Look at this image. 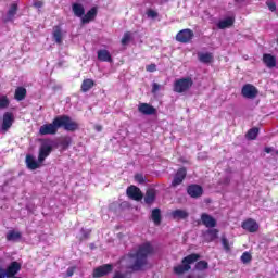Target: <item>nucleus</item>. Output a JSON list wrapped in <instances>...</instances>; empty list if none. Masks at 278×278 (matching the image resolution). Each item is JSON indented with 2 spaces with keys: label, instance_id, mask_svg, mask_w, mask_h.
Returning <instances> with one entry per match:
<instances>
[{
  "label": "nucleus",
  "instance_id": "nucleus-1",
  "mask_svg": "<svg viewBox=\"0 0 278 278\" xmlns=\"http://www.w3.org/2000/svg\"><path fill=\"white\" fill-rule=\"evenodd\" d=\"M153 253V245L146 242L139 245L137 252H130L123 256L118 263V270L114 271L112 278H131L132 273H140L149 266V255Z\"/></svg>",
  "mask_w": 278,
  "mask_h": 278
},
{
  "label": "nucleus",
  "instance_id": "nucleus-2",
  "mask_svg": "<svg viewBox=\"0 0 278 278\" xmlns=\"http://www.w3.org/2000/svg\"><path fill=\"white\" fill-rule=\"evenodd\" d=\"M64 128L65 131H77L79 124L68 115H59L53 118L52 123L43 124L39 128L40 136H55L58 129Z\"/></svg>",
  "mask_w": 278,
  "mask_h": 278
},
{
  "label": "nucleus",
  "instance_id": "nucleus-3",
  "mask_svg": "<svg viewBox=\"0 0 278 278\" xmlns=\"http://www.w3.org/2000/svg\"><path fill=\"white\" fill-rule=\"evenodd\" d=\"M199 260H201V255L197 253L187 255L182 258L180 265L174 267V273L176 275H184V273H188V270L192 268L190 265L194 264V262H199Z\"/></svg>",
  "mask_w": 278,
  "mask_h": 278
},
{
  "label": "nucleus",
  "instance_id": "nucleus-4",
  "mask_svg": "<svg viewBox=\"0 0 278 278\" xmlns=\"http://www.w3.org/2000/svg\"><path fill=\"white\" fill-rule=\"evenodd\" d=\"M194 85V81L190 77L180 78L174 83V92H178V94H181V92H188Z\"/></svg>",
  "mask_w": 278,
  "mask_h": 278
},
{
  "label": "nucleus",
  "instance_id": "nucleus-5",
  "mask_svg": "<svg viewBox=\"0 0 278 278\" xmlns=\"http://www.w3.org/2000/svg\"><path fill=\"white\" fill-rule=\"evenodd\" d=\"M53 151V144L50 140L42 141L40 148H39V154H38V163L42 164L49 155H51V152Z\"/></svg>",
  "mask_w": 278,
  "mask_h": 278
},
{
  "label": "nucleus",
  "instance_id": "nucleus-6",
  "mask_svg": "<svg viewBox=\"0 0 278 278\" xmlns=\"http://www.w3.org/2000/svg\"><path fill=\"white\" fill-rule=\"evenodd\" d=\"M114 270V265L112 264H104L102 266H98L93 269L92 277L94 278H101V277H108L110 273Z\"/></svg>",
  "mask_w": 278,
  "mask_h": 278
},
{
  "label": "nucleus",
  "instance_id": "nucleus-7",
  "mask_svg": "<svg viewBox=\"0 0 278 278\" xmlns=\"http://www.w3.org/2000/svg\"><path fill=\"white\" fill-rule=\"evenodd\" d=\"M192 38H194V31L190 28L182 29L176 35L177 42H182V45H188Z\"/></svg>",
  "mask_w": 278,
  "mask_h": 278
},
{
  "label": "nucleus",
  "instance_id": "nucleus-8",
  "mask_svg": "<svg viewBox=\"0 0 278 278\" xmlns=\"http://www.w3.org/2000/svg\"><path fill=\"white\" fill-rule=\"evenodd\" d=\"M210 264L206 261H200L194 266V270H198L199 273L189 275L187 278H205L203 270H207Z\"/></svg>",
  "mask_w": 278,
  "mask_h": 278
},
{
  "label": "nucleus",
  "instance_id": "nucleus-9",
  "mask_svg": "<svg viewBox=\"0 0 278 278\" xmlns=\"http://www.w3.org/2000/svg\"><path fill=\"white\" fill-rule=\"evenodd\" d=\"M126 194L132 201H142V197H144L142 194V191H140V188H138L134 185H131L130 187L127 188Z\"/></svg>",
  "mask_w": 278,
  "mask_h": 278
},
{
  "label": "nucleus",
  "instance_id": "nucleus-10",
  "mask_svg": "<svg viewBox=\"0 0 278 278\" xmlns=\"http://www.w3.org/2000/svg\"><path fill=\"white\" fill-rule=\"evenodd\" d=\"M241 94L244 99H255L257 97V88L251 84H247L242 87Z\"/></svg>",
  "mask_w": 278,
  "mask_h": 278
},
{
  "label": "nucleus",
  "instance_id": "nucleus-11",
  "mask_svg": "<svg viewBox=\"0 0 278 278\" xmlns=\"http://www.w3.org/2000/svg\"><path fill=\"white\" fill-rule=\"evenodd\" d=\"M14 123V115L10 112H5L2 117V126L1 129L5 134L12 127Z\"/></svg>",
  "mask_w": 278,
  "mask_h": 278
},
{
  "label": "nucleus",
  "instance_id": "nucleus-12",
  "mask_svg": "<svg viewBox=\"0 0 278 278\" xmlns=\"http://www.w3.org/2000/svg\"><path fill=\"white\" fill-rule=\"evenodd\" d=\"M186 168L178 169L172 181V188H177V186H181V184H184V180L186 179Z\"/></svg>",
  "mask_w": 278,
  "mask_h": 278
},
{
  "label": "nucleus",
  "instance_id": "nucleus-13",
  "mask_svg": "<svg viewBox=\"0 0 278 278\" xmlns=\"http://www.w3.org/2000/svg\"><path fill=\"white\" fill-rule=\"evenodd\" d=\"M187 193L192 199H199V197L203 195V187L199 185H191L187 188Z\"/></svg>",
  "mask_w": 278,
  "mask_h": 278
},
{
  "label": "nucleus",
  "instance_id": "nucleus-14",
  "mask_svg": "<svg viewBox=\"0 0 278 278\" xmlns=\"http://www.w3.org/2000/svg\"><path fill=\"white\" fill-rule=\"evenodd\" d=\"M21 271V263L13 261L4 270L5 277H14L17 275V273Z\"/></svg>",
  "mask_w": 278,
  "mask_h": 278
},
{
  "label": "nucleus",
  "instance_id": "nucleus-15",
  "mask_svg": "<svg viewBox=\"0 0 278 278\" xmlns=\"http://www.w3.org/2000/svg\"><path fill=\"white\" fill-rule=\"evenodd\" d=\"M138 110L141 114H144V116H153V114L157 112V110L149 103H140Z\"/></svg>",
  "mask_w": 278,
  "mask_h": 278
},
{
  "label": "nucleus",
  "instance_id": "nucleus-16",
  "mask_svg": "<svg viewBox=\"0 0 278 278\" xmlns=\"http://www.w3.org/2000/svg\"><path fill=\"white\" fill-rule=\"evenodd\" d=\"M202 225H205L208 229H214L216 227V219L207 213L201 215Z\"/></svg>",
  "mask_w": 278,
  "mask_h": 278
},
{
  "label": "nucleus",
  "instance_id": "nucleus-17",
  "mask_svg": "<svg viewBox=\"0 0 278 278\" xmlns=\"http://www.w3.org/2000/svg\"><path fill=\"white\" fill-rule=\"evenodd\" d=\"M170 216L174 220H186L190 216V213L186 210L177 208L170 212Z\"/></svg>",
  "mask_w": 278,
  "mask_h": 278
},
{
  "label": "nucleus",
  "instance_id": "nucleus-18",
  "mask_svg": "<svg viewBox=\"0 0 278 278\" xmlns=\"http://www.w3.org/2000/svg\"><path fill=\"white\" fill-rule=\"evenodd\" d=\"M242 228L245 229V231H250V233H255V231L260 229V225L253 219H248L242 223Z\"/></svg>",
  "mask_w": 278,
  "mask_h": 278
},
{
  "label": "nucleus",
  "instance_id": "nucleus-19",
  "mask_svg": "<svg viewBox=\"0 0 278 278\" xmlns=\"http://www.w3.org/2000/svg\"><path fill=\"white\" fill-rule=\"evenodd\" d=\"M40 164L38 161H36V159L34 156H31L30 154L26 155V166L27 168H29V170H36L38 168H40Z\"/></svg>",
  "mask_w": 278,
  "mask_h": 278
},
{
  "label": "nucleus",
  "instance_id": "nucleus-20",
  "mask_svg": "<svg viewBox=\"0 0 278 278\" xmlns=\"http://www.w3.org/2000/svg\"><path fill=\"white\" fill-rule=\"evenodd\" d=\"M72 10H73L74 16H77L78 18H84V14H86V9H84V4L74 3L72 5Z\"/></svg>",
  "mask_w": 278,
  "mask_h": 278
},
{
  "label": "nucleus",
  "instance_id": "nucleus-21",
  "mask_svg": "<svg viewBox=\"0 0 278 278\" xmlns=\"http://www.w3.org/2000/svg\"><path fill=\"white\" fill-rule=\"evenodd\" d=\"M263 62L267 68H275L277 66V59L271 54H264Z\"/></svg>",
  "mask_w": 278,
  "mask_h": 278
},
{
  "label": "nucleus",
  "instance_id": "nucleus-22",
  "mask_svg": "<svg viewBox=\"0 0 278 278\" xmlns=\"http://www.w3.org/2000/svg\"><path fill=\"white\" fill-rule=\"evenodd\" d=\"M233 23H236V17H227L218 22L217 27L218 29H227L232 27Z\"/></svg>",
  "mask_w": 278,
  "mask_h": 278
},
{
  "label": "nucleus",
  "instance_id": "nucleus-23",
  "mask_svg": "<svg viewBox=\"0 0 278 278\" xmlns=\"http://www.w3.org/2000/svg\"><path fill=\"white\" fill-rule=\"evenodd\" d=\"M155 197H156L155 189H148L144 195V203L147 205H152V203H155Z\"/></svg>",
  "mask_w": 278,
  "mask_h": 278
},
{
  "label": "nucleus",
  "instance_id": "nucleus-24",
  "mask_svg": "<svg viewBox=\"0 0 278 278\" xmlns=\"http://www.w3.org/2000/svg\"><path fill=\"white\" fill-rule=\"evenodd\" d=\"M94 16H97V9L96 8H91L87 14H84L83 17H81V23L83 24H87V23H90Z\"/></svg>",
  "mask_w": 278,
  "mask_h": 278
},
{
  "label": "nucleus",
  "instance_id": "nucleus-25",
  "mask_svg": "<svg viewBox=\"0 0 278 278\" xmlns=\"http://www.w3.org/2000/svg\"><path fill=\"white\" fill-rule=\"evenodd\" d=\"M98 60L100 62H112V54H110V51L108 50H99Z\"/></svg>",
  "mask_w": 278,
  "mask_h": 278
},
{
  "label": "nucleus",
  "instance_id": "nucleus-26",
  "mask_svg": "<svg viewBox=\"0 0 278 278\" xmlns=\"http://www.w3.org/2000/svg\"><path fill=\"white\" fill-rule=\"evenodd\" d=\"M151 218H152L154 225H161L162 224V211L160 208H153Z\"/></svg>",
  "mask_w": 278,
  "mask_h": 278
},
{
  "label": "nucleus",
  "instance_id": "nucleus-27",
  "mask_svg": "<svg viewBox=\"0 0 278 278\" xmlns=\"http://www.w3.org/2000/svg\"><path fill=\"white\" fill-rule=\"evenodd\" d=\"M16 12H18V4L12 3L7 13V21H13L14 16H16Z\"/></svg>",
  "mask_w": 278,
  "mask_h": 278
},
{
  "label": "nucleus",
  "instance_id": "nucleus-28",
  "mask_svg": "<svg viewBox=\"0 0 278 278\" xmlns=\"http://www.w3.org/2000/svg\"><path fill=\"white\" fill-rule=\"evenodd\" d=\"M80 88H81V92H88V90L94 88V80L90 78L83 80Z\"/></svg>",
  "mask_w": 278,
  "mask_h": 278
},
{
  "label": "nucleus",
  "instance_id": "nucleus-29",
  "mask_svg": "<svg viewBox=\"0 0 278 278\" xmlns=\"http://www.w3.org/2000/svg\"><path fill=\"white\" fill-rule=\"evenodd\" d=\"M27 97V89L24 87H17L15 89V99L16 101H23Z\"/></svg>",
  "mask_w": 278,
  "mask_h": 278
},
{
  "label": "nucleus",
  "instance_id": "nucleus-30",
  "mask_svg": "<svg viewBox=\"0 0 278 278\" xmlns=\"http://www.w3.org/2000/svg\"><path fill=\"white\" fill-rule=\"evenodd\" d=\"M218 238V229H208L205 233L207 242H214Z\"/></svg>",
  "mask_w": 278,
  "mask_h": 278
},
{
  "label": "nucleus",
  "instance_id": "nucleus-31",
  "mask_svg": "<svg viewBox=\"0 0 278 278\" xmlns=\"http://www.w3.org/2000/svg\"><path fill=\"white\" fill-rule=\"evenodd\" d=\"M198 58L200 62H202V64H210V62L214 60V56L212 55V53H199Z\"/></svg>",
  "mask_w": 278,
  "mask_h": 278
},
{
  "label": "nucleus",
  "instance_id": "nucleus-32",
  "mask_svg": "<svg viewBox=\"0 0 278 278\" xmlns=\"http://www.w3.org/2000/svg\"><path fill=\"white\" fill-rule=\"evenodd\" d=\"M53 39L56 45H62V28H60V26L54 27Z\"/></svg>",
  "mask_w": 278,
  "mask_h": 278
},
{
  "label": "nucleus",
  "instance_id": "nucleus-33",
  "mask_svg": "<svg viewBox=\"0 0 278 278\" xmlns=\"http://www.w3.org/2000/svg\"><path fill=\"white\" fill-rule=\"evenodd\" d=\"M7 240L8 242H16V240H21V232L14 230L9 231L7 233Z\"/></svg>",
  "mask_w": 278,
  "mask_h": 278
},
{
  "label": "nucleus",
  "instance_id": "nucleus-34",
  "mask_svg": "<svg viewBox=\"0 0 278 278\" xmlns=\"http://www.w3.org/2000/svg\"><path fill=\"white\" fill-rule=\"evenodd\" d=\"M260 134V128H252L248 131V134L245 135L248 140H255V138H257V135Z\"/></svg>",
  "mask_w": 278,
  "mask_h": 278
},
{
  "label": "nucleus",
  "instance_id": "nucleus-35",
  "mask_svg": "<svg viewBox=\"0 0 278 278\" xmlns=\"http://www.w3.org/2000/svg\"><path fill=\"white\" fill-rule=\"evenodd\" d=\"M251 260H253V257L251 256V253L249 252H244L242 255H241V262L243 264H249V262H251Z\"/></svg>",
  "mask_w": 278,
  "mask_h": 278
},
{
  "label": "nucleus",
  "instance_id": "nucleus-36",
  "mask_svg": "<svg viewBox=\"0 0 278 278\" xmlns=\"http://www.w3.org/2000/svg\"><path fill=\"white\" fill-rule=\"evenodd\" d=\"M8 105H10V100H8V97L1 96L0 97V108L5 109V108H8Z\"/></svg>",
  "mask_w": 278,
  "mask_h": 278
},
{
  "label": "nucleus",
  "instance_id": "nucleus-37",
  "mask_svg": "<svg viewBox=\"0 0 278 278\" xmlns=\"http://www.w3.org/2000/svg\"><path fill=\"white\" fill-rule=\"evenodd\" d=\"M71 142H73V139H71V137H65L61 141V146L63 147V149H68V147H71Z\"/></svg>",
  "mask_w": 278,
  "mask_h": 278
},
{
  "label": "nucleus",
  "instance_id": "nucleus-38",
  "mask_svg": "<svg viewBox=\"0 0 278 278\" xmlns=\"http://www.w3.org/2000/svg\"><path fill=\"white\" fill-rule=\"evenodd\" d=\"M148 18H157L159 16V13L157 11H154L153 9H149L147 12H146Z\"/></svg>",
  "mask_w": 278,
  "mask_h": 278
},
{
  "label": "nucleus",
  "instance_id": "nucleus-39",
  "mask_svg": "<svg viewBox=\"0 0 278 278\" xmlns=\"http://www.w3.org/2000/svg\"><path fill=\"white\" fill-rule=\"evenodd\" d=\"M266 5L270 12L277 11V3H275L274 1H267Z\"/></svg>",
  "mask_w": 278,
  "mask_h": 278
},
{
  "label": "nucleus",
  "instance_id": "nucleus-40",
  "mask_svg": "<svg viewBox=\"0 0 278 278\" xmlns=\"http://www.w3.org/2000/svg\"><path fill=\"white\" fill-rule=\"evenodd\" d=\"M131 40V33H125L124 37L122 38V45H127Z\"/></svg>",
  "mask_w": 278,
  "mask_h": 278
},
{
  "label": "nucleus",
  "instance_id": "nucleus-41",
  "mask_svg": "<svg viewBox=\"0 0 278 278\" xmlns=\"http://www.w3.org/2000/svg\"><path fill=\"white\" fill-rule=\"evenodd\" d=\"M222 244H223L225 251H229V249H230L229 240L227 239V237H225V236L222 237Z\"/></svg>",
  "mask_w": 278,
  "mask_h": 278
},
{
  "label": "nucleus",
  "instance_id": "nucleus-42",
  "mask_svg": "<svg viewBox=\"0 0 278 278\" xmlns=\"http://www.w3.org/2000/svg\"><path fill=\"white\" fill-rule=\"evenodd\" d=\"M146 71H148V73H155V71H157V65L155 64L147 65Z\"/></svg>",
  "mask_w": 278,
  "mask_h": 278
},
{
  "label": "nucleus",
  "instance_id": "nucleus-43",
  "mask_svg": "<svg viewBox=\"0 0 278 278\" xmlns=\"http://www.w3.org/2000/svg\"><path fill=\"white\" fill-rule=\"evenodd\" d=\"M161 88H162V85H160L157 83H153L152 84V94H155V92L160 91Z\"/></svg>",
  "mask_w": 278,
  "mask_h": 278
},
{
  "label": "nucleus",
  "instance_id": "nucleus-44",
  "mask_svg": "<svg viewBox=\"0 0 278 278\" xmlns=\"http://www.w3.org/2000/svg\"><path fill=\"white\" fill-rule=\"evenodd\" d=\"M135 180L138 184H144V176L142 174H137V175H135Z\"/></svg>",
  "mask_w": 278,
  "mask_h": 278
},
{
  "label": "nucleus",
  "instance_id": "nucleus-45",
  "mask_svg": "<svg viewBox=\"0 0 278 278\" xmlns=\"http://www.w3.org/2000/svg\"><path fill=\"white\" fill-rule=\"evenodd\" d=\"M73 275H75V267L67 268L65 277H73Z\"/></svg>",
  "mask_w": 278,
  "mask_h": 278
},
{
  "label": "nucleus",
  "instance_id": "nucleus-46",
  "mask_svg": "<svg viewBox=\"0 0 278 278\" xmlns=\"http://www.w3.org/2000/svg\"><path fill=\"white\" fill-rule=\"evenodd\" d=\"M33 5L34 8H37L38 10H40V8L45 5V3L42 1H35Z\"/></svg>",
  "mask_w": 278,
  "mask_h": 278
},
{
  "label": "nucleus",
  "instance_id": "nucleus-47",
  "mask_svg": "<svg viewBox=\"0 0 278 278\" xmlns=\"http://www.w3.org/2000/svg\"><path fill=\"white\" fill-rule=\"evenodd\" d=\"M94 129H96V131H103V126H101V125H96L94 126Z\"/></svg>",
  "mask_w": 278,
  "mask_h": 278
},
{
  "label": "nucleus",
  "instance_id": "nucleus-48",
  "mask_svg": "<svg viewBox=\"0 0 278 278\" xmlns=\"http://www.w3.org/2000/svg\"><path fill=\"white\" fill-rule=\"evenodd\" d=\"M5 276V269H0V278H4Z\"/></svg>",
  "mask_w": 278,
  "mask_h": 278
},
{
  "label": "nucleus",
  "instance_id": "nucleus-49",
  "mask_svg": "<svg viewBox=\"0 0 278 278\" xmlns=\"http://www.w3.org/2000/svg\"><path fill=\"white\" fill-rule=\"evenodd\" d=\"M273 151H275V149H273V148H265V153H273Z\"/></svg>",
  "mask_w": 278,
  "mask_h": 278
},
{
  "label": "nucleus",
  "instance_id": "nucleus-50",
  "mask_svg": "<svg viewBox=\"0 0 278 278\" xmlns=\"http://www.w3.org/2000/svg\"><path fill=\"white\" fill-rule=\"evenodd\" d=\"M7 278H21L18 276H11V277H7Z\"/></svg>",
  "mask_w": 278,
  "mask_h": 278
},
{
  "label": "nucleus",
  "instance_id": "nucleus-51",
  "mask_svg": "<svg viewBox=\"0 0 278 278\" xmlns=\"http://www.w3.org/2000/svg\"><path fill=\"white\" fill-rule=\"evenodd\" d=\"M85 238H88V232H87V233H85Z\"/></svg>",
  "mask_w": 278,
  "mask_h": 278
}]
</instances>
